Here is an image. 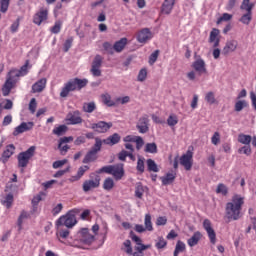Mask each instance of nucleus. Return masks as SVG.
Here are the masks:
<instances>
[{"label":"nucleus","instance_id":"36","mask_svg":"<svg viewBox=\"0 0 256 256\" xmlns=\"http://www.w3.org/2000/svg\"><path fill=\"white\" fill-rule=\"evenodd\" d=\"M119 141H121V136H119L117 133H114L112 136L105 140V143H107V145H117Z\"/></svg>","mask_w":256,"mask_h":256},{"label":"nucleus","instance_id":"60","mask_svg":"<svg viewBox=\"0 0 256 256\" xmlns=\"http://www.w3.org/2000/svg\"><path fill=\"white\" fill-rule=\"evenodd\" d=\"M134 143H136V149L139 151L141 150V147L145 145V141H143V138L141 136H137L136 140H134Z\"/></svg>","mask_w":256,"mask_h":256},{"label":"nucleus","instance_id":"41","mask_svg":"<svg viewBox=\"0 0 256 256\" xmlns=\"http://www.w3.org/2000/svg\"><path fill=\"white\" fill-rule=\"evenodd\" d=\"M69 230L68 229H63L61 227H57V232H56V236L58 237V239L61 237V239H67V237H69Z\"/></svg>","mask_w":256,"mask_h":256},{"label":"nucleus","instance_id":"6","mask_svg":"<svg viewBox=\"0 0 256 256\" xmlns=\"http://www.w3.org/2000/svg\"><path fill=\"white\" fill-rule=\"evenodd\" d=\"M99 185H101V177L99 175L91 174L90 179L83 183V192L88 193L91 189H97Z\"/></svg>","mask_w":256,"mask_h":256},{"label":"nucleus","instance_id":"22","mask_svg":"<svg viewBox=\"0 0 256 256\" xmlns=\"http://www.w3.org/2000/svg\"><path fill=\"white\" fill-rule=\"evenodd\" d=\"M209 43H212V47H219V43H221V39H219V29L213 28L210 32Z\"/></svg>","mask_w":256,"mask_h":256},{"label":"nucleus","instance_id":"4","mask_svg":"<svg viewBox=\"0 0 256 256\" xmlns=\"http://www.w3.org/2000/svg\"><path fill=\"white\" fill-rule=\"evenodd\" d=\"M253 7H255V4L251 3L250 0H243L240 9L246 13L239 19L240 23L243 25H249L251 23L253 20Z\"/></svg>","mask_w":256,"mask_h":256},{"label":"nucleus","instance_id":"43","mask_svg":"<svg viewBox=\"0 0 256 256\" xmlns=\"http://www.w3.org/2000/svg\"><path fill=\"white\" fill-rule=\"evenodd\" d=\"M233 19V15L229 13H223L220 18L217 20V25H221L223 22L231 21Z\"/></svg>","mask_w":256,"mask_h":256},{"label":"nucleus","instance_id":"10","mask_svg":"<svg viewBox=\"0 0 256 256\" xmlns=\"http://www.w3.org/2000/svg\"><path fill=\"white\" fill-rule=\"evenodd\" d=\"M111 127H113V123L105 121H100L91 125V129L96 131V133H107Z\"/></svg>","mask_w":256,"mask_h":256},{"label":"nucleus","instance_id":"15","mask_svg":"<svg viewBox=\"0 0 256 256\" xmlns=\"http://www.w3.org/2000/svg\"><path fill=\"white\" fill-rule=\"evenodd\" d=\"M48 15L49 10L41 8L40 11L34 15L33 23H35V25H41L43 21H47Z\"/></svg>","mask_w":256,"mask_h":256},{"label":"nucleus","instance_id":"48","mask_svg":"<svg viewBox=\"0 0 256 256\" xmlns=\"http://www.w3.org/2000/svg\"><path fill=\"white\" fill-rule=\"evenodd\" d=\"M11 3V0H0V11L1 13H5L9 10V4Z\"/></svg>","mask_w":256,"mask_h":256},{"label":"nucleus","instance_id":"51","mask_svg":"<svg viewBox=\"0 0 256 256\" xmlns=\"http://www.w3.org/2000/svg\"><path fill=\"white\" fill-rule=\"evenodd\" d=\"M97 173L98 174L107 173L108 175H112L113 174V165L104 166V167L100 168L99 170H97Z\"/></svg>","mask_w":256,"mask_h":256},{"label":"nucleus","instance_id":"63","mask_svg":"<svg viewBox=\"0 0 256 256\" xmlns=\"http://www.w3.org/2000/svg\"><path fill=\"white\" fill-rule=\"evenodd\" d=\"M66 163H67V159L58 160L52 164V167H53V169H59V168L63 167V165H66Z\"/></svg>","mask_w":256,"mask_h":256},{"label":"nucleus","instance_id":"2","mask_svg":"<svg viewBox=\"0 0 256 256\" xmlns=\"http://www.w3.org/2000/svg\"><path fill=\"white\" fill-rule=\"evenodd\" d=\"M87 83H89L87 79H71L66 84H64V87L60 92V97L65 99V97H69V93H71L72 91H81L83 87H87Z\"/></svg>","mask_w":256,"mask_h":256},{"label":"nucleus","instance_id":"21","mask_svg":"<svg viewBox=\"0 0 256 256\" xmlns=\"http://www.w3.org/2000/svg\"><path fill=\"white\" fill-rule=\"evenodd\" d=\"M15 153V145L13 144H9L8 146H6V149L4 150L0 161L2 163H7V161H9L10 157Z\"/></svg>","mask_w":256,"mask_h":256},{"label":"nucleus","instance_id":"19","mask_svg":"<svg viewBox=\"0 0 256 256\" xmlns=\"http://www.w3.org/2000/svg\"><path fill=\"white\" fill-rule=\"evenodd\" d=\"M139 133L145 134L149 131V118L147 116H143L138 120L136 125Z\"/></svg>","mask_w":256,"mask_h":256},{"label":"nucleus","instance_id":"59","mask_svg":"<svg viewBox=\"0 0 256 256\" xmlns=\"http://www.w3.org/2000/svg\"><path fill=\"white\" fill-rule=\"evenodd\" d=\"M29 111L34 114L37 111V100L32 98L29 103Z\"/></svg>","mask_w":256,"mask_h":256},{"label":"nucleus","instance_id":"5","mask_svg":"<svg viewBox=\"0 0 256 256\" xmlns=\"http://www.w3.org/2000/svg\"><path fill=\"white\" fill-rule=\"evenodd\" d=\"M35 155V146H31L26 151L18 154V167L25 168L29 165L30 159Z\"/></svg>","mask_w":256,"mask_h":256},{"label":"nucleus","instance_id":"39","mask_svg":"<svg viewBox=\"0 0 256 256\" xmlns=\"http://www.w3.org/2000/svg\"><path fill=\"white\" fill-rule=\"evenodd\" d=\"M146 163L148 171H152L153 173H159V166H157V163H155L153 159H148Z\"/></svg>","mask_w":256,"mask_h":256},{"label":"nucleus","instance_id":"46","mask_svg":"<svg viewBox=\"0 0 256 256\" xmlns=\"http://www.w3.org/2000/svg\"><path fill=\"white\" fill-rule=\"evenodd\" d=\"M144 151H145V153H157V144L147 143Z\"/></svg>","mask_w":256,"mask_h":256},{"label":"nucleus","instance_id":"18","mask_svg":"<svg viewBox=\"0 0 256 256\" xmlns=\"http://www.w3.org/2000/svg\"><path fill=\"white\" fill-rule=\"evenodd\" d=\"M153 39V34L149 28H144L138 33V43H147V41Z\"/></svg>","mask_w":256,"mask_h":256},{"label":"nucleus","instance_id":"47","mask_svg":"<svg viewBox=\"0 0 256 256\" xmlns=\"http://www.w3.org/2000/svg\"><path fill=\"white\" fill-rule=\"evenodd\" d=\"M249 104L247 103V101L245 100H240L238 102H236L235 104V111L239 112V111H243V109H245V107H248Z\"/></svg>","mask_w":256,"mask_h":256},{"label":"nucleus","instance_id":"61","mask_svg":"<svg viewBox=\"0 0 256 256\" xmlns=\"http://www.w3.org/2000/svg\"><path fill=\"white\" fill-rule=\"evenodd\" d=\"M158 57H159V50H156V51H154V52L150 55V57H149V63H150L151 65H154V63L157 61Z\"/></svg>","mask_w":256,"mask_h":256},{"label":"nucleus","instance_id":"3","mask_svg":"<svg viewBox=\"0 0 256 256\" xmlns=\"http://www.w3.org/2000/svg\"><path fill=\"white\" fill-rule=\"evenodd\" d=\"M81 213V209L79 208H74L66 215L61 216L57 221H56V226L57 227H67V229H73L75 225H77V215Z\"/></svg>","mask_w":256,"mask_h":256},{"label":"nucleus","instance_id":"11","mask_svg":"<svg viewBox=\"0 0 256 256\" xmlns=\"http://www.w3.org/2000/svg\"><path fill=\"white\" fill-rule=\"evenodd\" d=\"M66 121H68V125H80L83 123V118H81V112L76 110L74 112H70L66 116Z\"/></svg>","mask_w":256,"mask_h":256},{"label":"nucleus","instance_id":"12","mask_svg":"<svg viewBox=\"0 0 256 256\" xmlns=\"http://www.w3.org/2000/svg\"><path fill=\"white\" fill-rule=\"evenodd\" d=\"M180 164H182L186 171H191V167H193V152L187 151L186 154L182 155Z\"/></svg>","mask_w":256,"mask_h":256},{"label":"nucleus","instance_id":"24","mask_svg":"<svg viewBox=\"0 0 256 256\" xmlns=\"http://www.w3.org/2000/svg\"><path fill=\"white\" fill-rule=\"evenodd\" d=\"M173 7H175V0H164L161 12L164 15H171V11H173Z\"/></svg>","mask_w":256,"mask_h":256},{"label":"nucleus","instance_id":"45","mask_svg":"<svg viewBox=\"0 0 256 256\" xmlns=\"http://www.w3.org/2000/svg\"><path fill=\"white\" fill-rule=\"evenodd\" d=\"M177 123H179V118L177 117V115L172 114L168 117L167 124L169 125V127H175Z\"/></svg>","mask_w":256,"mask_h":256},{"label":"nucleus","instance_id":"58","mask_svg":"<svg viewBox=\"0 0 256 256\" xmlns=\"http://www.w3.org/2000/svg\"><path fill=\"white\" fill-rule=\"evenodd\" d=\"M156 247L158 249H165L167 247V241L163 237H159L158 241L156 242Z\"/></svg>","mask_w":256,"mask_h":256},{"label":"nucleus","instance_id":"37","mask_svg":"<svg viewBox=\"0 0 256 256\" xmlns=\"http://www.w3.org/2000/svg\"><path fill=\"white\" fill-rule=\"evenodd\" d=\"M205 101L208 105H215L217 103V99L215 98V92H207L205 94Z\"/></svg>","mask_w":256,"mask_h":256},{"label":"nucleus","instance_id":"30","mask_svg":"<svg viewBox=\"0 0 256 256\" xmlns=\"http://www.w3.org/2000/svg\"><path fill=\"white\" fill-rule=\"evenodd\" d=\"M86 171H89V166H81L78 169L77 174L70 178V181H72V182L79 181V179H81V177H83V175H85Z\"/></svg>","mask_w":256,"mask_h":256},{"label":"nucleus","instance_id":"50","mask_svg":"<svg viewBox=\"0 0 256 256\" xmlns=\"http://www.w3.org/2000/svg\"><path fill=\"white\" fill-rule=\"evenodd\" d=\"M136 169L140 173H143L145 171V158H141V157L138 158Z\"/></svg>","mask_w":256,"mask_h":256},{"label":"nucleus","instance_id":"54","mask_svg":"<svg viewBox=\"0 0 256 256\" xmlns=\"http://www.w3.org/2000/svg\"><path fill=\"white\" fill-rule=\"evenodd\" d=\"M125 249V253H127V255H131L133 253V247L131 246V240H126L123 243Z\"/></svg>","mask_w":256,"mask_h":256},{"label":"nucleus","instance_id":"33","mask_svg":"<svg viewBox=\"0 0 256 256\" xmlns=\"http://www.w3.org/2000/svg\"><path fill=\"white\" fill-rule=\"evenodd\" d=\"M252 137L247 134H239L238 135V143L242 145H251Z\"/></svg>","mask_w":256,"mask_h":256},{"label":"nucleus","instance_id":"49","mask_svg":"<svg viewBox=\"0 0 256 256\" xmlns=\"http://www.w3.org/2000/svg\"><path fill=\"white\" fill-rule=\"evenodd\" d=\"M29 60L26 61L25 65H23L20 70H18V73L20 77H25V75H27V73H29Z\"/></svg>","mask_w":256,"mask_h":256},{"label":"nucleus","instance_id":"28","mask_svg":"<svg viewBox=\"0 0 256 256\" xmlns=\"http://www.w3.org/2000/svg\"><path fill=\"white\" fill-rule=\"evenodd\" d=\"M201 237H203L201 232H199V231L195 232L193 234V236L190 239H188V241H187L189 247H195V245H197V243H199V241H201Z\"/></svg>","mask_w":256,"mask_h":256},{"label":"nucleus","instance_id":"26","mask_svg":"<svg viewBox=\"0 0 256 256\" xmlns=\"http://www.w3.org/2000/svg\"><path fill=\"white\" fill-rule=\"evenodd\" d=\"M19 77L20 76V73H19V70L17 69H12L8 72L7 76H6V79L8 81H11L12 83H14V85L17 84V81H19Z\"/></svg>","mask_w":256,"mask_h":256},{"label":"nucleus","instance_id":"34","mask_svg":"<svg viewBox=\"0 0 256 256\" xmlns=\"http://www.w3.org/2000/svg\"><path fill=\"white\" fill-rule=\"evenodd\" d=\"M25 219H29V212L22 210L17 220V225L19 229H23V222L25 221Z\"/></svg>","mask_w":256,"mask_h":256},{"label":"nucleus","instance_id":"29","mask_svg":"<svg viewBox=\"0 0 256 256\" xmlns=\"http://www.w3.org/2000/svg\"><path fill=\"white\" fill-rule=\"evenodd\" d=\"M13 87H15V84L12 81L6 79V81L2 87L3 96L4 97L9 96V93H11V89H13Z\"/></svg>","mask_w":256,"mask_h":256},{"label":"nucleus","instance_id":"62","mask_svg":"<svg viewBox=\"0 0 256 256\" xmlns=\"http://www.w3.org/2000/svg\"><path fill=\"white\" fill-rule=\"evenodd\" d=\"M147 79V69H141L138 73V81L143 82Z\"/></svg>","mask_w":256,"mask_h":256},{"label":"nucleus","instance_id":"56","mask_svg":"<svg viewBox=\"0 0 256 256\" xmlns=\"http://www.w3.org/2000/svg\"><path fill=\"white\" fill-rule=\"evenodd\" d=\"M211 143L212 145H219V143H221V134H219V132H215L213 134L211 137Z\"/></svg>","mask_w":256,"mask_h":256},{"label":"nucleus","instance_id":"23","mask_svg":"<svg viewBox=\"0 0 256 256\" xmlns=\"http://www.w3.org/2000/svg\"><path fill=\"white\" fill-rule=\"evenodd\" d=\"M112 175L116 179V181H120V179H123V175H125L123 164L113 165Z\"/></svg>","mask_w":256,"mask_h":256},{"label":"nucleus","instance_id":"25","mask_svg":"<svg viewBox=\"0 0 256 256\" xmlns=\"http://www.w3.org/2000/svg\"><path fill=\"white\" fill-rule=\"evenodd\" d=\"M47 87V79L41 78L32 85V93H41Z\"/></svg>","mask_w":256,"mask_h":256},{"label":"nucleus","instance_id":"1","mask_svg":"<svg viewBox=\"0 0 256 256\" xmlns=\"http://www.w3.org/2000/svg\"><path fill=\"white\" fill-rule=\"evenodd\" d=\"M243 205H245V197L240 194H234L230 202L226 204V219L228 221H239Z\"/></svg>","mask_w":256,"mask_h":256},{"label":"nucleus","instance_id":"32","mask_svg":"<svg viewBox=\"0 0 256 256\" xmlns=\"http://www.w3.org/2000/svg\"><path fill=\"white\" fill-rule=\"evenodd\" d=\"M175 173H167L166 176L161 177L162 185H171L175 181Z\"/></svg>","mask_w":256,"mask_h":256},{"label":"nucleus","instance_id":"9","mask_svg":"<svg viewBox=\"0 0 256 256\" xmlns=\"http://www.w3.org/2000/svg\"><path fill=\"white\" fill-rule=\"evenodd\" d=\"M192 69H194L198 75H207V64L202 58H198L192 63Z\"/></svg>","mask_w":256,"mask_h":256},{"label":"nucleus","instance_id":"31","mask_svg":"<svg viewBox=\"0 0 256 256\" xmlns=\"http://www.w3.org/2000/svg\"><path fill=\"white\" fill-rule=\"evenodd\" d=\"M102 103L107 107H115V101L111 98L109 93H104L101 95Z\"/></svg>","mask_w":256,"mask_h":256},{"label":"nucleus","instance_id":"40","mask_svg":"<svg viewBox=\"0 0 256 256\" xmlns=\"http://www.w3.org/2000/svg\"><path fill=\"white\" fill-rule=\"evenodd\" d=\"M52 133L54 135H57L58 137H61V135H65V133H67V126L60 125V126L54 128Z\"/></svg>","mask_w":256,"mask_h":256},{"label":"nucleus","instance_id":"64","mask_svg":"<svg viewBox=\"0 0 256 256\" xmlns=\"http://www.w3.org/2000/svg\"><path fill=\"white\" fill-rule=\"evenodd\" d=\"M239 153H243L244 155H251V146L250 145H245L242 148H240Z\"/></svg>","mask_w":256,"mask_h":256},{"label":"nucleus","instance_id":"44","mask_svg":"<svg viewBox=\"0 0 256 256\" xmlns=\"http://www.w3.org/2000/svg\"><path fill=\"white\" fill-rule=\"evenodd\" d=\"M185 251V243L178 241L174 250V256H179V253Z\"/></svg>","mask_w":256,"mask_h":256},{"label":"nucleus","instance_id":"14","mask_svg":"<svg viewBox=\"0 0 256 256\" xmlns=\"http://www.w3.org/2000/svg\"><path fill=\"white\" fill-rule=\"evenodd\" d=\"M79 238L82 243H85L86 245H91L95 241V236L89 233V229L83 228L79 232Z\"/></svg>","mask_w":256,"mask_h":256},{"label":"nucleus","instance_id":"8","mask_svg":"<svg viewBox=\"0 0 256 256\" xmlns=\"http://www.w3.org/2000/svg\"><path fill=\"white\" fill-rule=\"evenodd\" d=\"M102 142L99 139H96L95 145L92 149L86 154L85 158L83 159V163H91L97 159V153L101 151Z\"/></svg>","mask_w":256,"mask_h":256},{"label":"nucleus","instance_id":"7","mask_svg":"<svg viewBox=\"0 0 256 256\" xmlns=\"http://www.w3.org/2000/svg\"><path fill=\"white\" fill-rule=\"evenodd\" d=\"M101 67H103V56L96 55L90 68V73L93 75V77H101Z\"/></svg>","mask_w":256,"mask_h":256},{"label":"nucleus","instance_id":"20","mask_svg":"<svg viewBox=\"0 0 256 256\" xmlns=\"http://www.w3.org/2000/svg\"><path fill=\"white\" fill-rule=\"evenodd\" d=\"M132 241H135L136 247L135 250L138 251V253H143V251H147V249H151V244L144 245L141 241V238H139L137 235L132 234L131 236Z\"/></svg>","mask_w":256,"mask_h":256},{"label":"nucleus","instance_id":"52","mask_svg":"<svg viewBox=\"0 0 256 256\" xmlns=\"http://www.w3.org/2000/svg\"><path fill=\"white\" fill-rule=\"evenodd\" d=\"M145 228L147 231H153V224L151 223V215H145Z\"/></svg>","mask_w":256,"mask_h":256},{"label":"nucleus","instance_id":"42","mask_svg":"<svg viewBox=\"0 0 256 256\" xmlns=\"http://www.w3.org/2000/svg\"><path fill=\"white\" fill-rule=\"evenodd\" d=\"M2 204L7 207V209H11V206L13 205V194H8L6 197L2 200Z\"/></svg>","mask_w":256,"mask_h":256},{"label":"nucleus","instance_id":"13","mask_svg":"<svg viewBox=\"0 0 256 256\" xmlns=\"http://www.w3.org/2000/svg\"><path fill=\"white\" fill-rule=\"evenodd\" d=\"M203 227L208 234V237L210 239V243L215 245L217 241V235L215 234V230H213V227L211 226V221L209 219H205L203 222Z\"/></svg>","mask_w":256,"mask_h":256},{"label":"nucleus","instance_id":"53","mask_svg":"<svg viewBox=\"0 0 256 256\" xmlns=\"http://www.w3.org/2000/svg\"><path fill=\"white\" fill-rule=\"evenodd\" d=\"M228 192L229 190L225 184H218L216 193H220L221 195H227Z\"/></svg>","mask_w":256,"mask_h":256},{"label":"nucleus","instance_id":"16","mask_svg":"<svg viewBox=\"0 0 256 256\" xmlns=\"http://www.w3.org/2000/svg\"><path fill=\"white\" fill-rule=\"evenodd\" d=\"M33 122H22L19 126L14 129L13 135L17 137V135H21V133H25V131H31L34 127Z\"/></svg>","mask_w":256,"mask_h":256},{"label":"nucleus","instance_id":"55","mask_svg":"<svg viewBox=\"0 0 256 256\" xmlns=\"http://www.w3.org/2000/svg\"><path fill=\"white\" fill-rule=\"evenodd\" d=\"M63 25V22L61 21H56L54 26L51 28V32L57 35V33L61 32V27Z\"/></svg>","mask_w":256,"mask_h":256},{"label":"nucleus","instance_id":"17","mask_svg":"<svg viewBox=\"0 0 256 256\" xmlns=\"http://www.w3.org/2000/svg\"><path fill=\"white\" fill-rule=\"evenodd\" d=\"M239 47V42L237 40H228L222 49L223 55H229V53H235Z\"/></svg>","mask_w":256,"mask_h":256},{"label":"nucleus","instance_id":"35","mask_svg":"<svg viewBox=\"0 0 256 256\" xmlns=\"http://www.w3.org/2000/svg\"><path fill=\"white\" fill-rule=\"evenodd\" d=\"M97 109V104L95 102H86L83 104L84 113H93Z\"/></svg>","mask_w":256,"mask_h":256},{"label":"nucleus","instance_id":"27","mask_svg":"<svg viewBox=\"0 0 256 256\" xmlns=\"http://www.w3.org/2000/svg\"><path fill=\"white\" fill-rule=\"evenodd\" d=\"M126 46L127 38H122L114 43L113 49L114 51H116V53H121V51H123V49H125Z\"/></svg>","mask_w":256,"mask_h":256},{"label":"nucleus","instance_id":"38","mask_svg":"<svg viewBox=\"0 0 256 256\" xmlns=\"http://www.w3.org/2000/svg\"><path fill=\"white\" fill-rule=\"evenodd\" d=\"M115 187V181H113V178H106L103 182V189L105 191H111Z\"/></svg>","mask_w":256,"mask_h":256},{"label":"nucleus","instance_id":"57","mask_svg":"<svg viewBox=\"0 0 256 256\" xmlns=\"http://www.w3.org/2000/svg\"><path fill=\"white\" fill-rule=\"evenodd\" d=\"M143 193H145V190L143 189V185L138 184L135 189L136 197H138V199H141L143 197Z\"/></svg>","mask_w":256,"mask_h":256}]
</instances>
